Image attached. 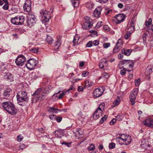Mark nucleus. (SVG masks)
Wrapping results in <instances>:
<instances>
[{"mask_svg":"<svg viewBox=\"0 0 153 153\" xmlns=\"http://www.w3.org/2000/svg\"><path fill=\"white\" fill-rule=\"evenodd\" d=\"M2 106L8 114L12 115H15L17 112L18 110L15 106L10 102H3Z\"/></svg>","mask_w":153,"mask_h":153,"instance_id":"nucleus-1","label":"nucleus"},{"mask_svg":"<svg viewBox=\"0 0 153 153\" xmlns=\"http://www.w3.org/2000/svg\"><path fill=\"white\" fill-rule=\"evenodd\" d=\"M18 103L21 105L23 106L25 102L28 101V99L27 93L25 91H19L16 95Z\"/></svg>","mask_w":153,"mask_h":153,"instance_id":"nucleus-2","label":"nucleus"},{"mask_svg":"<svg viewBox=\"0 0 153 153\" xmlns=\"http://www.w3.org/2000/svg\"><path fill=\"white\" fill-rule=\"evenodd\" d=\"M131 140V137L129 135H126L123 134L120 135L119 137L116 139L117 141L119 144L126 145H128L130 144Z\"/></svg>","mask_w":153,"mask_h":153,"instance_id":"nucleus-3","label":"nucleus"},{"mask_svg":"<svg viewBox=\"0 0 153 153\" xmlns=\"http://www.w3.org/2000/svg\"><path fill=\"white\" fill-rule=\"evenodd\" d=\"M43 89V88H39L32 95L33 97L31 100V102L32 103L36 102L37 100L41 97V96H42L41 97L42 99H43V97H44V96L42 94L40 95L41 92Z\"/></svg>","mask_w":153,"mask_h":153,"instance_id":"nucleus-4","label":"nucleus"},{"mask_svg":"<svg viewBox=\"0 0 153 153\" xmlns=\"http://www.w3.org/2000/svg\"><path fill=\"white\" fill-rule=\"evenodd\" d=\"M49 12L46 10H42L40 12V16L42 17V21L43 22H46L48 21L51 18Z\"/></svg>","mask_w":153,"mask_h":153,"instance_id":"nucleus-5","label":"nucleus"},{"mask_svg":"<svg viewBox=\"0 0 153 153\" xmlns=\"http://www.w3.org/2000/svg\"><path fill=\"white\" fill-rule=\"evenodd\" d=\"M104 103L100 104L95 111L93 115V118L94 119L96 120L102 116V113L103 111L102 108H104Z\"/></svg>","mask_w":153,"mask_h":153,"instance_id":"nucleus-6","label":"nucleus"},{"mask_svg":"<svg viewBox=\"0 0 153 153\" xmlns=\"http://www.w3.org/2000/svg\"><path fill=\"white\" fill-rule=\"evenodd\" d=\"M36 18L35 16L29 13L27 16V19L25 24L27 26L30 27H31L36 22Z\"/></svg>","mask_w":153,"mask_h":153,"instance_id":"nucleus-7","label":"nucleus"},{"mask_svg":"<svg viewBox=\"0 0 153 153\" xmlns=\"http://www.w3.org/2000/svg\"><path fill=\"white\" fill-rule=\"evenodd\" d=\"M38 62V61L36 60L30 59L27 61L25 65L27 69L31 70L35 68Z\"/></svg>","mask_w":153,"mask_h":153,"instance_id":"nucleus-8","label":"nucleus"},{"mask_svg":"<svg viewBox=\"0 0 153 153\" xmlns=\"http://www.w3.org/2000/svg\"><path fill=\"white\" fill-rule=\"evenodd\" d=\"M85 22L82 25V27L85 29H88L92 25V20L89 17L86 16L85 17Z\"/></svg>","mask_w":153,"mask_h":153,"instance_id":"nucleus-9","label":"nucleus"},{"mask_svg":"<svg viewBox=\"0 0 153 153\" xmlns=\"http://www.w3.org/2000/svg\"><path fill=\"white\" fill-rule=\"evenodd\" d=\"M26 60V58L24 56L20 55L18 56L16 59L15 62L17 65L22 66L24 65Z\"/></svg>","mask_w":153,"mask_h":153,"instance_id":"nucleus-10","label":"nucleus"},{"mask_svg":"<svg viewBox=\"0 0 153 153\" xmlns=\"http://www.w3.org/2000/svg\"><path fill=\"white\" fill-rule=\"evenodd\" d=\"M138 93V90L137 89H135L132 91L130 95V101L131 104L133 105L135 104V100L136 99V96Z\"/></svg>","mask_w":153,"mask_h":153,"instance_id":"nucleus-11","label":"nucleus"},{"mask_svg":"<svg viewBox=\"0 0 153 153\" xmlns=\"http://www.w3.org/2000/svg\"><path fill=\"white\" fill-rule=\"evenodd\" d=\"M125 16L122 14H119L115 16V23L118 24L123 21L125 19Z\"/></svg>","mask_w":153,"mask_h":153,"instance_id":"nucleus-12","label":"nucleus"},{"mask_svg":"<svg viewBox=\"0 0 153 153\" xmlns=\"http://www.w3.org/2000/svg\"><path fill=\"white\" fill-rule=\"evenodd\" d=\"M12 93L13 91L11 90L8 89L5 90L3 94L4 98L9 99V98L12 97Z\"/></svg>","mask_w":153,"mask_h":153,"instance_id":"nucleus-13","label":"nucleus"},{"mask_svg":"<svg viewBox=\"0 0 153 153\" xmlns=\"http://www.w3.org/2000/svg\"><path fill=\"white\" fill-rule=\"evenodd\" d=\"M103 92V91L102 88H96L93 92L94 96L95 98L99 97L102 95Z\"/></svg>","mask_w":153,"mask_h":153,"instance_id":"nucleus-14","label":"nucleus"},{"mask_svg":"<svg viewBox=\"0 0 153 153\" xmlns=\"http://www.w3.org/2000/svg\"><path fill=\"white\" fill-rule=\"evenodd\" d=\"M144 125L151 128L153 127V119L147 118L144 122Z\"/></svg>","mask_w":153,"mask_h":153,"instance_id":"nucleus-15","label":"nucleus"},{"mask_svg":"<svg viewBox=\"0 0 153 153\" xmlns=\"http://www.w3.org/2000/svg\"><path fill=\"white\" fill-rule=\"evenodd\" d=\"M101 7H98L96 8L94 11V17L98 18L99 17L101 14Z\"/></svg>","mask_w":153,"mask_h":153,"instance_id":"nucleus-16","label":"nucleus"},{"mask_svg":"<svg viewBox=\"0 0 153 153\" xmlns=\"http://www.w3.org/2000/svg\"><path fill=\"white\" fill-rule=\"evenodd\" d=\"M63 130L60 129H58L54 132V134L55 137H56L60 138L61 137V136L63 134Z\"/></svg>","mask_w":153,"mask_h":153,"instance_id":"nucleus-17","label":"nucleus"},{"mask_svg":"<svg viewBox=\"0 0 153 153\" xmlns=\"http://www.w3.org/2000/svg\"><path fill=\"white\" fill-rule=\"evenodd\" d=\"M128 30V32H131L132 33L135 30L134 21L133 19L131 20L129 24V27Z\"/></svg>","mask_w":153,"mask_h":153,"instance_id":"nucleus-18","label":"nucleus"},{"mask_svg":"<svg viewBox=\"0 0 153 153\" xmlns=\"http://www.w3.org/2000/svg\"><path fill=\"white\" fill-rule=\"evenodd\" d=\"M121 51L123 54L128 56H129L131 54L132 51V50L131 49H125V48H123L121 50Z\"/></svg>","mask_w":153,"mask_h":153,"instance_id":"nucleus-19","label":"nucleus"},{"mask_svg":"<svg viewBox=\"0 0 153 153\" xmlns=\"http://www.w3.org/2000/svg\"><path fill=\"white\" fill-rule=\"evenodd\" d=\"M61 110L55 108L53 107H49L48 110V112L49 113H57L61 111Z\"/></svg>","mask_w":153,"mask_h":153,"instance_id":"nucleus-20","label":"nucleus"},{"mask_svg":"<svg viewBox=\"0 0 153 153\" xmlns=\"http://www.w3.org/2000/svg\"><path fill=\"white\" fill-rule=\"evenodd\" d=\"M25 11L29 12L31 10V6L27 3H25V5L23 7Z\"/></svg>","mask_w":153,"mask_h":153,"instance_id":"nucleus-21","label":"nucleus"},{"mask_svg":"<svg viewBox=\"0 0 153 153\" xmlns=\"http://www.w3.org/2000/svg\"><path fill=\"white\" fill-rule=\"evenodd\" d=\"M72 5L74 7H77L79 6V2L78 0H73L71 1Z\"/></svg>","mask_w":153,"mask_h":153,"instance_id":"nucleus-22","label":"nucleus"},{"mask_svg":"<svg viewBox=\"0 0 153 153\" xmlns=\"http://www.w3.org/2000/svg\"><path fill=\"white\" fill-rule=\"evenodd\" d=\"M19 20L20 25H22L24 24V22L25 20V18L24 16H19Z\"/></svg>","mask_w":153,"mask_h":153,"instance_id":"nucleus-23","label":"nucleus"},{"mask_svg":"<svg viewBox=\"0 0 153 153\" xmlns=\"http://www.w3.org/2000/svg\"><path fill=\"white\" fill-rule=\"evenodd\" d=\"M17 17L16 16L15 17L11 19V21L13 24L15 25H20L19 22H17Z\"/></svg>","mask_w":153,"mask_h":153,"instance_id":"nucleus-24","label":"nucleus"},{"mask_svg":"<svg viewBox=\"0 0 153 153\" xmlns=\"http://www.w3.org/2000/svg\"><path fill=\"white\" fill-rule=\"evenodd\" d=\"M121 46L117 45L113 50V52L116 53L118 52L121 49Z\"/></svg>","mask_w":153,"mask_h":153,"instance_id":"nucleus-25","label":"nucleus"},{"mask_svg":"<svg viewBox=\"0 0 153 153\" xmlns=\"http://www.w3.org/2000/svg\"><path fill=\"white\" fill-rule=\"evenodd\" d=\"M46 41L50 44H52L53 40L51 36L47 35V37L46 38Z\"/></svg>","mask_w":153,"mask_h":153,"instance_id":"nucleus-26","label":"nucleus"},{"mask_svg":"<svg viewBox=\"0 0 153 153\" xmlns=\"http://www.w3.org/2000/svg\"><path fill=\"white\" fill-rule=\"evenodd\" d=\"M85 6L88 8L91 9L93 7V3L92 2H89L86 4Z\"/></svg>","mask_w":153,"mask_h":153,"instance_id":"nucleus-27","label":"nucleus"},{"mask_svg":"<svg viewBox=\"0 0 153 153\" xmlns=\"http://www.w3.org/2000/svg\"><path fill=\"white\" fill-rule=\"evenodd\" d=\"M93 83L91 81L90 82L88 80H87L85 81L84 88H86L87 86H88L89 87H91Z\"/></svg>","mask_w":153,"mask_h":153,"instance_id":"nucleus-28","label":"nucleus"},{"mask_svg":"<svg viewBox=\"0 0 153 153\" xmlns=\"http://www.w3.org/2000/svg\"><path fill=\"white\" fill-rule=\"evenodd\" d=\"M120 101V99L119 98L117 97L116 100L114 101L113 104L114 105L113 107H114L116 105H118L119 104V102Z\"/></svg>","mask_w":153,"mask_h":153,"instance_id":"nucleus-29","label":"nucleus"},{"mask_svg":"<svg viewBox=\"0 0 153 153\" xmlns=\"http://www.w3.org/2000/svg\"><path fill=\"white\" fill-rule=\"evenodd\" d=\"M131 60H123L120 62V64L122 65H124L126 63H131Z\"/></svg>","mask_w":153,"mask_h":153,"instance_id":"nucleus-30","label":"nucleus"},{"mask_svg":"<svg viewBox=\"0 0 153 153\" xmlns=\"http://www.w3.org/2000/svg\"><path fill=\"white\" fill-rule=\"evenodd\" d=\"M75 133L77 135H82L83 134V131H82L81 129L79 128H77L76 129V131Z\"/></svg>","mask_w":153,"mask_h":153,"instance_id":"nucleus-31","label":"nucleus"},{"mask_svg":"<svg viewBox=\"0 0 153 153\" xmlns=\"http://www.w3.org/2000/svg\"><path fill=\"white\" fill-rule=\"evenodd\" d=\"M61 41L59 39H58L56 42L55 43L54 46L57 47L58 48L61 44Z\"/></svg>","mask_w":153,"mask_h":153,"instance_id":"nucleus-32","label":"nucleus"},{"mask_svg":"<svg viewBox=\"0 0 153 153\" xmlns=\"http://www.w3.org/2000/svg\"><path fill=\"white\" fill-rule=\"evenodd\" d=\"M108 116L107 115H105L104 116L102 117L101 120H100V123L102 124V123L104 121L106 120Z\"/></svg>","mask_w":153,"mask_h":153,"instance_id":"nucleus-33","label":"nucleus"},{"mask_svg":"<svg viewBox=\"0 0 153 153\" xmlns=\"http://www.w3.org/2000/svg\"><path fill=\"white\" fill-rule=\"evenodd\" d=\"M152 22V19L151 18H150L148 21H146L145 22V25L148 27L149 25H150Z\"/></svg>","mask_w":153,"mask_h":153,"instance_id":"nucleus-34","label":"nucleus"},{"mask_svg":"<svg viewBox=\"0 0 153 153\" xmlns=\"http://www.w3.org/2000/svg\"><path fill=\"white\" fill-rule=\"evenodd\" d=\"M132 32L128 31L125 35L124 37L126 39H127L130 36Z\"/></svg>","mask_w":153,"mask_h":153,"instance_id":"nucleus-35","label":"nucleus"},{"mask_svg":"<svg viewBox=\"0 0 153 153\" xmlns=\"http://www.w3.org/2000/svg\"><path fill=\"white\" fill-rule=\"evenodd\" d=\"M115 144L114 143H111L109 144V149H112L115 148Z\"/></svg>","mask_w":153,"mask_h":153,"instance_id":"nucleus-36","label":"nucleus"},{"mask_svg":"<svg viewBox=\"0 0 153 153\" xmlns=\"http://www.w3.org/2000/svg\"><path fill=\"white\" fill-rule=\"evenodd\" d=\"M96 1L101 4H104L107 3L108 0H96Z\"/></svg>","mask_w":153,"mask_h":153,"instance_id":"nucleus-37","label":"nucleus"},{"mask_svg":"<svg viewBox=\"0 0 153 153\" xmlns=\"http://www.w3.org/2000/svg\"><path fill=\"white\" fill-rule=\"evenodd\" d=\"M38 49L36 48H32L30 49V51L32 53H36L38 52Z\"/></svg>","mask_w":153,"mask_h":153,"instance_id":"nucleus-38","label":"nucleus"},{"mask_svg":"<svg viewBox=\"0 0 153 153\" xmlns=\"http://www.w3.org/2000/svg\"><path fill=\"white\" fill-rule=\"evenodd\" d=\"M67 93V91H65L64 92H63L62 94L59 95V96L58 97V98L59 99H61L64 96V95H65L66 94V93Z\"/></svg>","mask_w":153,"mask_h":153,"instance_id":"nucleus-39","label":"nucleus"},{"mask_svg":"<svg viewBox=\"0 0 153 153\" xmlns=\"http://www.w3.org/2000/svg\"><path fill=\"white\" fill-rule=\"evenodd\" d=\"M140 79H138L135 80V84L136 86H138L140 84Z\"/></svg>","mask_w":153,"mask_h":153,"instance_id":"nucleus-40","label":"nucleus"},{"mask_svg":"<svg viewBox=\"0 0 153 153\" xmlns=\"http://www.w3.org/2000/svg\"><path fill=\"white\" fill-rule=\"evenodd\" d=\"M89 73L87 71H84L83 72L82 75L83 77H86L88 75Z\"/></svg>","mask_w":153,"mask_h":153,"instance_id":"nucleus-41","label":"nucleus"},{"mask_svg":"<svg viewBox=\"0 0 153 153\" xmlns=\"http://www.w3.org/2000/svg\"><path fill=\"white\" fill-rule=\"evenodd\" d=\"M23 138V137L22 136L19 135L17 136V139L18 141L20 142L22 140Z\"/></svg>","mask_w":153,"mask_h":153,"instance_id":"nucleus-42","label":"nucleus"},{"mask_svg":"<svg viewBox=\"0 0 153 153\" xmlns=\"http://www.w3.org/2000/svg\"><path fill=\"white\" fill-rule=\"evenodd\" d=\"M94 147L95 146L94 144H91L90 146L88 147V148L89 150L91 151L93 150L94 149Z\"/></svg>","mask_w":153,"mask_h":153,"instance_id":"nucleus-43","label":"nucleus"},{"mask_svg":"<svg viewBox=\"0 0 153 153\" xmlns=\"http://www.w3.org/2000/svg\"><path fill=\"white\" fill-rule=\"evenodd\" d=\"M126 70L125 69V68H124L122 70L120 71V73L122 75H124L126 74Z\"/></svg>","mask_w":153,"mask_h":153,"instance_id":"nucleus-44","label":"nucleus"},{"mask_svg":"<svg viewBox=\"0 0 153 153\" xmlns=\"http://www.w3.org/2000/svg\"><path fill=\"white\" fill-rule=\"evenodd\" d=\"M140 146L143 149H146L148 146L147 145L146 143L141 144Z\"/></svg>","mask_w":153,"mask_h":153,"instance_id":"nucleus-45","label":"nucleus"},{"mask_svg":"<svg viewBox=\"0 0 153 153\" xmlns=\"http://www.w3.org/2000/svg\"><path fill=\"white\" fill-rule=\"evenodd\" d=\"M62 118L60 117H58L55 118V119L58 123L60 122L62 120Z\"/></svg>","mask_w":153,"mask_h":153,"instance_id":"nucleus-46","label":"nucleus"},{"mask_svg":"<svg viewBox=\"0 0 153 153\" xmlns=\"http://www.w3.org/2000/svg\"><path fill=\"white\" fill-rule=\"evenodd\" d=\"M90 32L93 36H97V32L95 30H91Z\"/></svg>","mask_w":153,"mask_h":153,"instance_id":"nucleus-47","label":"nucleus"},{"mask_svg":"<svg viewBox=\"0 0 153 153\" xmlns=\"http://www.w3.org/2000/svg\"><path fill=\"white\" fill-rule=\"evenodd\" d=\"M9 5L8 4H5L3 6V8L5 10H7L8 9Z\"/></svg>","mask_w":153,"mask_h":153,"instance_id":"nucleus-48","label":"nucleus"},{"mask_svg":"<svg viewBox=\"0 0 153 153\" xmlns=\"http://www.w3.org/2000/svg\"><path fill=\"white\" fill-rule=\"evenodd\" d=\"M117 45H119L120 46L123 45L122 40L121 39H119L117 42Z\"/></svg>","mask_w":153,"mask_h":153,"instance_id":"nucleus-49","label":"nucleus"},{"mask_svg":"<svg viewBox=\"0 0 153 153\" xmlns=\"http://www.w3.org/2000/svg\"><path fill=\"white\" fill-rule=\"evenodd\" d=\"M102 23V21H99L98 22L96 25V27L97 28H99L100 27H101L102 25L101 24Z\"/></svg>","mask_w":153,"mask_h":153,"instance_id":"nucleus-50","label":"nucleus"},{"mask_svg":"<svg viewBox=\"0 0 153 153\" xmlns=\"http://www.w3.org/2000/svg\"><path fill=\"white\" fill-rule=\"evenodd\" d=\"M62 145L64 144L67 146L68 147H70L71 146V143H67L66 142H63L62 143Z\"/></svg>","mask_w":153,"mask_h":153,"instance_id":"nucleus-51","label":"nucleus"},{"mask_svg":"<svg viewBox=\"0 0 153 153\" xmlns=\"http://www.w3.org/2000/svg\"><path fill=\"white\" fill-rule=\"evenodd\" d=\"M93 45L92 42V41H89V42L86 44V46L88 47H91Z\"/></svg>","mask_w":153,"mask_h":153,"instance_id":"nucleus-52","label":"nucleus"},{"mask_svg":"<svg viewBox=\"0 0 153 153\" xmlns=\"http://www.w3.org/2000/svg\"><path fill=\"white\" fill-rule=\"evenodd\" d=\"M104 47L105 48H107L110 46V43H104L103 44Z\"/></svg>","mask_w":153,"mask_h":153,"instance_id":"nucleus-53","label":"nucleus"},{"mask_svg":"<svg viewBox=\"0 0 153 153\" xmlns=\"http://www.w3.org/2000/svg\"><path fill=\"white\" fill-rule=\"evenodd\" d=\"M93 44L95 46L99 44V42L97 40H95L92 42Z\"/></svg>","mask_w":153,"mask_h":153,"instance_id":"nucleus-54","label":"nucleus"},{"mask_svg":"<svg viewBox=\"0 0 153 153\" xmlns=\"http://www.w3.org/2000/svg\"><path fill=\"white\" fill-rule=\"evenodd\" d=\"M103 29L105 30L109 31V28L108 25H105L103 26Z\"/></svg>","mask_w":153,"mask_h":153,"instance_id":"nucleus-55","label":"nucleus"},{"mask_svg":"<svg viewBox=\"0 0 153 153\" xmlns=\"http://www.w3.org/2000/svg\"><path fill=\"white\" fill-rule=\"evenodd\" d=\"M79 40V39L78 37H74V40L73 41V43L74 44H76L78 42V41Z\"/></svg>","mask_w":153,"mask_h":153,"instance_id":"nucleus-56","label":"nucleus"},{"mask_svg":"<svg viewBox=\"0 0 153 153\" xmlns=\"http://www.w3.org/2000/svg\"><path fill=\"white\" fill-rule=\"evenodd\" d=\"M103 76H104L105 78L108 79L109 77V74L107 73L104 72L103 73Z\"/></svg>","mask_w":153,"mask_h":153,"instance_id":"nucleus-57","label":"nucleus"},{"mask_svg":"<svg viewBox=\"0 0 153 153\" xmlns=\"http://www.w3.org/2000/svg\"><path fill=\"white\" fill-rule=\"evenodd\" d=\"M116 118L117 119V120L119 121L122 120V116H120V115H118L116 117Z\"/></svg>","mask_w":153,"mask_h":153,"instance_id":"nucleus-58","label":"nucleus"},{"mask_svg":"<svg viewBox=\"0 0 153 153\" xmlns=\"http://www.w3.org/2000/svg\"><path fill=\"white\" fill-rule=\"evenodd\" d=\"M152 69L150 68L148 69H146V72H148V73L146 74H150L151 73H152Z\"/></svg>","mask_w":153,"mask_h":153,"instance_id":"nucleus-59","label":"nucleus"},{"mask_svg":"<svg viewBox=\"0 0 153 153\" xmlns=\"http://www.w3.org/2000/svg\"><path fill=\"white\" fill-rule=\"evenodd\" d=\"M123 57V55L122 53H119L118 55V57L119 59H122Z\"/></svg>","mask_w":153,"mask_h":153,"instance_id":"nucleus-60","label":"nucleus"},{"mask_svg":"<svg viewBox=\"0 0 153 153\" xmlns=\"http://www.w3.org/2000/svg\"><path fill=\"white\" fill-rule=\"evenodd\" d=\"M116 120L115 119H113L110 122V124L111 125H113L116 122Z\"/></svg>","mask_w":153,"mask_h":153,"instance_id":"nucleus-61","label":"nucleus"},{"mask_svg":"<svg viewBox=\"0 0 153 153\" xmlns=\"http://www.w3.org/2000/svg\"><path fill=\"white\" fill-rule=\"evenodd\" d=\"M83 89V87L81 86H79L78 88V90L79 91H81Z\"/></svg>","mask_w":153,"mask_h":153,"instance_id":"nucleus-62","label":"nucleus"},{"mask_svg":"<svg viewBox=\"0 0 153 153\" xmlns=\"http://www.w3.org/2000/svg\"><path fill=\"white\" fill-rule=\"evenodd\" d=\"M99 66L101 68H103L104 67V64L103 63V62L100 63Z\"/></svg>","mask_w":153,"mask_h":153,"instance_id":"nucleus-63","label":"nucleus"},{"mask_svg":"<svg viewBox=\"0 0 153 153\" xmlns=\"http://www.w3.org/2000/svg\"><path fill=\"white\" fill-rule=\"evenodd\" d=\"M84 65V62H79V66L81 67H82Z\"/></svg>","mask_w":153,"mask_h":153,"instance_id":"nucleus-64","label":"nucleus"}]
</instances>
